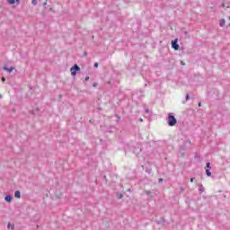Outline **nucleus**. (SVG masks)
I'll return each mask as SVG.
<instances>
[{"instance_id": "nucleus-3", "label": "nucleus", "mask_w": 230, "mask_h": 230, "mask_svg": "<svg viewBox=\"0 0 230 230\" xmlns=\"http://www.w3.org/2000/svg\"><path fill=\"white\" fill-rule=\"evenodd\" d=\"M205 169L207 177H211V163L208 162L206 164Z\"/></svg>"}, {"instance_id": "nucleus-2", "label": "nucleus", "mask_w": 230, "mask_h": 230, "mask_svg": "<svg viewBox=\"0 0 230 230\" xmlns=\"http://www.w3.org/2000/svg\"><path fill=\"white\" fill-rule=\"evenodd\" d=\"M80 71V67L78 65H74L71 68H70V72L72 76H76V72Z\"/></svg>"}, {"instance_id": "nucleus-27", "label": "nucleus", "mask_w": 230, "mask_h": 230, "mask_svg": "<svg viewBox=\"0 0 230 230\" xmlns=\"http://www.w3.org/2000/svg\"><path fill=\"white\" fill-rule=\"evenodd\" d=\"M48 4V2L43 3V6H46Z\"/></svg>"}, {"instance_id": "nucleus-37", "label": "nucleus", "mask_w": 230, "mask_h": 230, "mask_svg": "<svg viewBox=\"0 0 230 230\" xmlns=\"http://www.w3.org/2000/svg\"><path fill=\"white\" fill-rule=\"evenodd\" d=\"M128 191H130V189H129V190H128Z\"/></svg>"}, {"instance_id": "nucleus-4", "label": "nucleus", "mask_w": 230, "mask_h": 230, "mask_svg": "<svg viewBox=\"0 0 230 230\" xmlns=\"http://www.w3.org/2000/svg\"><path fill=\"white\" fill-rule=\"evenodd\" d=\"M178 42H179V39H177V38L172 41V48L175 51H178V49H179V43Z\"/></svg>"}, {"instance_id": "nucleus-29", "label": "nucleus", "mask_w": 230, "mask_h": 230, "mask_svg": "<svg viewBox=\"0 0 230 230\" xmlns=\"http://www.w3.org/2000/svg\"><path fill=\"white\" fill-rule=\"evenodd\" d=\"M138 121H141V122H143V119H142V118H140V119H138Z\"/></svg>"}, {"instance_id": "nucleus-23", "label": "nucleus", "mask_w": 230, "mask_h": 230, "mask_svg": "<svg viewBox=\"0 0 230 230\" xmlns=\"http://www.w3.org/2000/svg\"><path fill=\"white\" fill-rule=\"evenodd\" d=\"M97 86H98V84H96V83L93 84V87H97Z\"/></svg>"}, {"instance_id": "nucleus-28", "label": "nucleus", "mask_w": 230, "mask_h": 230, "mask_svg": "<svg viewBox=\"0 0 230 230\" xmlns=\"http://www.w3.org/2000/svg\"><path fill=\"white\" fill-rule=\"evenodd\" d=\"M6 79L4 77H2V81L4 82Z\"/></svg>"}, {"instance_id": "nucleus-36", "label": "nucleus", "mask_w": 230, "mask_h": 230, "mask_svg": "<svg viewBox=\"0 0 230 230\" xmlns=\"http://www.w3.org/2000/svg\"><path fill=\"white\" fill-rule=\"evenodd\" d=\"M110 133H112V131H109Z\"/></svg>"}, {"instance_id": "nucleus-17", "label": "nucleus", "mask_w": 230, "mask_h": 230, "mask_svg": "<svg viewBox=\"0 0 230 230\" xmlns=\"http://www.w3.org/2000/svg\"><path fill=\"white\" fill-rule=\"evenodd\" d=\"M185 99L188 101L190 100V94H186Z\"/></svg>"}, {"instance_id": "nucleus-34", "label": "nucleus", "mask_w": 230, "mask_h": 230, "mask_svg": "<svg viewBox=\"0 0 230 230\" xmlns=\"http://www.w3.org/2000/svg\"><path fill=\"white\" fill-rule=\"evenodd\" d=\"M138 152H141V149H138Z\"/></svg>"}, {"instance_id": "nucleus-35", "label": "nucleus", "mask_w": 230, "mask_h": 230, "mask_svg": "<svg viewBox=\"0 0 230 230\" xmlns=\"http://www.w3.org/2000/svg\"><path fill=\"white\" fill-rule=\"evenodd\" d=\"M0 98H3V96H2V95H0Z\"/></svg>"}, {"instance_id": "nucleus-15", "label": "nucleus", "mask_w": 230, "mask_h": 230, "mask_svg": "<svg viewBox=\"0 0 230 230\" xmlns=\"http://www.w3.org/2000/svg\"><path fill=\"white\" fill-rule=\"evenodd\" d=\"M116 118H117V122H119L121 121V117H119V115H115Z\"/></svg>"}, {"instance_id": "nucleus-30", "label": "nucleus", "mask_w": 230, "mask_h": 230, "mask_svg": "<svg viewBox=\"0 0 230 230\" xmlns=\"http://www.w3.org/2000/svg\"><path fill=\"white\" fill-rule=\"evenodd\" d=\"M133 152H134V154H137V151H136V149Z\"/></svg>"}, {"instance_id": "nucleus-11", "label": "nucleus", "mask_w": 230, "mask_h": 230, "mask_svg": "<svg viewBox=\"0 0 230 230\" xmlns=\"http://www.w3.org/2000/svg\"><path fill=\"white\" fill-rule=\"evenodd\" d=\"M8 4H15V0H7Z\"/></svg>"}, {"instance_id": "nucleus-6", "label": "nucleus", "mask_w": 230, "mask_h": 230, "mask_svg": "<svg viewBox=\"0 0 230 230\" xmlns=\"http://www.w3.org/2000/svg\"><path fill=\"white\" fill-rule=\"evenodd\" d=\"M13 199V197H12V195H6V196L4 197V200H5L6 202H12Z\"/></svg>"}, {"instance_id": "nucleus-24", "label": "nucleus", "mask_w": 230, "mask_h": 230, "mask_svg": "<svg viewBox=\"0 0 230 230\" xmlns=\"http://www.w3.org/2000/svg\"><path fill=\"white\" fill-rule=\"evenodd\" d=\"M163 181H164L163 178L158 179V182H163Z\"/></svg>"}, {"instance_id": "nucleus-10", "label": "nucleus", "mask_w": 230, "mask_h": 230, "mask_svg": "<svg viewBox=\"0 0 230 230\" xmlns=\"http://www.w3.org/2000/svg\"><path fill=\"white\" fill-rule=\"evenodd\" d=\"M156 224H158V225H160V224L164 225V218L161 217V219L159 221H156Z\"/></svg>"}, {"instance_id": "nucleus-18", "label": "nucleus", "mask_w": 230, "mask_h": 230, "mask_svg": "<svg viewBox=\"0 0 230 230\" xmlns=\"http://www.w3.org/2000/svg\"><path fill=\"white\" fill-rule=\"evenodd\" d=\"M100 65L98 63H94L93 67H98Z\"/></svg>"}, {"instance_id": "nucleus-22", "label": "nucleus", "mask_w": 230, "mask_h": 230, "mask_svg": "<svg viewBox=\"0 0 230 230\" xmlns=\"http://www.w3.org/2000/svg\"><path fill=\"white\" fill-rule=\"evenodd\" d=\"M181 66H186V63L184 61H181Z\"/></svg>"}, {"instance_id": "nucleus-1", "label": "nucleus", "mask_w": 230, "mask_h": 230, "mask_svg": "<svg viewBox=\"0 0 230 230\" xmlns=\"http://www.w3.org/2000/svg\"><path fill=\"white\" fill-rule=\"evenodd\" d=\"M167 124L169 125V127H175L177 125V119L175 118L173 113L168 114Z\"/></svg>"}, {"instance_id": "nucleus-20", "label": "nucleus", "mask_w": 230, "mask_h": 230, "mask_svg": "<svg viewBox=\"0 0 230 230\" xmlns=\"http://www.w3.org/2000/svg\"><path fill=\"white\" fill-rule=\"evenodd\" d=\"M31 114L35 115V110H31Z\"/></svg>"}, {"instance_id": "nucleus-33", "label": "nucleus", "mask_w": 230, "mask_h": 230, "mask_svg": "<svg viewBox=\"0 0 230 230\" xmlns=\"http://www.w3.org/2000/svg\"><path fill=\"white\" fill-rule=\"evenodd\" d=\"M103 178H104V179H107V176L104 175Z\"/></svg>"}, {"instance_id": "nucleus-32", "label": "nucleus", "mask_w": 230, "mask_h": 230, "mask_svg": "<svg viewBox=\"0 0 230 230\" xmlns=\"http://www.w3.org/2000/svg\"><path fill=\"white\" fill-rule=\"evenodd\" d=\"M181 191H184V189H183V188H181Z\"/></svg>"}, {"instance_id": "nucleus-9", "label": "nucleus", "mask_w": 230, "mask_h": 230, "mask_svg": "<svg viewBox=\"0 0 230 230\" xmlns=\"http://www.w3.org/2000/svg\"><path fill=\"white\" fill-rule=\"evenodd\" d=\"M199 191L200 193H204V186H203L202 184H199Z\"/></svg>"}, {"instance_id": "nucleus-7", "label": "nucleus", "mask_w": 230, "mask_h": 230, "mask_svg": "<svg viewBox=\"0 0 230 230\" xmlns=\"http://www.w3.org/2000/svg\"><path fill=\"white\" fill-rule=\"evenodd\" d=\"M219 26L221 28H224V26H226V20L225 19H221L219 22Z\"/></svg>"}, {"instance_id": "nucleus-21", "label": "nucleus", "mask_w": 230, "mask_h": 230, "mask_svg": "<svg viewBox=\"0 0 230 230\" xmlns=\"http://www.w3.org/2000/svg\"><path fill=\"white\" fill-rule=\"evenodd\" d=\"M14 3H17V4H19L21 3V0H14Z\"/></svg>"}, {"instance_id": "nucleus-8", "label": "nucleus", "mask_w": 230, "mask_h": 230, "mask_svg": "<svg viewBox=\"0 0 230 230\" xmlns=\"http://www.w3.org/2000/svg\"><path fill=\"white\" fill-rule=\"evenodd\" d=\"M14 197H15L16 199H21V191H20V190H16V191L14 192Z\"/></svg>"}, {"instance_id": "nucleus-31", "label": "nucleus", "mask_w": 230, "mask_h": 230, "mask_svg": "<svg viewBox=\"0 0 230 230\" xmlns=\"http://www.w3.org/2000/svg\"><path fill=\"white\" fill-rule=\"evenodd\" d=\"M146 195H150V191H146Z\"/></svg>"}, {"instance_id": "nucleus-16", "label": "nucleus", "mask_w": 230, "mask_h": 230, "mask_svg": "<svg viewBox=\"0 0 230 230\" xmlns=\"http://www.w3.org/2000/svg\"><path fill=\"white\" fill-rule=\"evenodd\" d=\"M145 112H146V114H150L152 111H150V110H148V109H146Z\"/></svg>"}, {"instance_id": "nucleus-14", "label": "nucleus", "mask_w": 230, "mask_h": 230, "mask_svg": "<svg viewBox=\"0 0 230 230\" xmlns=\"http://www.w3.org/2000/svg\"><path fill=\"white\" fill-rule=\"evenodd\" d=\"M31 4H33V6H37L38 2L37 0H31Z\"/></svg>"}, {"instance_id": "nucleus-26", "label": "nucleus", "mask_w": 230, "mask_h": 230, "mask_svg": "<svg viewBox=\"0 0 230 230\" xmlns=\"http://www.w3.org/2000/svg\"><path fill=\"white\" fill-rule=\"evenodd\" d=\"M195 181V178H190V182H193Z\"/></svg>"}, {"instance_id": "nucleus-25", "label": "nucleus", "mask_w": 230, "mask_h": 230, "mask_svg": "<svg viewBox=\"0 0 230 230\" xmlns=\"http://www.w3.org/2000/svg\"><path fill=\"white\" fill-rule=\"evenodd\" d=\"M199 107H202V102H199Z\"/></svg>"}, {"instance_id": "nucleus-19", "label": "nucleus", "mask_w": 230, "mask_h": 230, "mask_svg": "<svg viewBox=\"0 0 230 230\" xmlns=\"http://www.w3.org/2000/svg\"><path fill=\"white\" fill-rule=\"evenodd\" d=\"M84 82H89V76H86V77L84 78Z\"/></svg>"}, {"instance_id": "nucleus-13", "label": "nucleus", "mask_w": 230, "mask_h": 230, "mask_svg": "<svg viewBox=\"0 0 230 230\" xmlns=\"http://www.w3.org/2000/svg\"><path fill=\"white\" fill-rule=\"evenodd\" d=\"M7 227H8V229H14V227H15V226L14 225H11L10 223L8 224V226H7Z\"/></svg>"}, {"instance_id": "nucleus-5", "label": "nucleus", "mask_w": 230, "mask_h": 230, "mask_svg": "<svg viewBox=\"0 0 230 230\" xmlns=\"http://www.w3.org/2000/svg\"><path fill=\"white\" fill-rule=\"evenodd\" d=\"M4 71H7V73H12V71H13V69H15V67L13 66H11V67H8V66H4L3 67Z\"/></svg>"}, {"instance_id": "nucleus-12", "label": "nucleus", "mask_w": 230, "mask_h": 230, "mask_svg": "<svg viewBox=\"0 0 230 230\" xmlns=\"http://www.w3.org/2000/svg\"><path fill=\"white\" fill-rule=\"evenodd\" d=\"M117 199H123V194L122 193H118L117 194Z\"/></svg>"}]
</instances>
